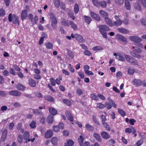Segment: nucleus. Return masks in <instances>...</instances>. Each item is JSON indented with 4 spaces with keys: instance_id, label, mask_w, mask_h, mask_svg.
Wrapping results in <instances>:
<instances>
[{
    "instance_id": "1",
    "label": "nucleus",
    "mask_w": 146,
    "mask_h": 146,
    "mask_svg": "<svg viewBox=\"0 0 146 146\" xmlns=\"http://www.w3.org/2000/svg\"><path fill=\"white\" fill-rule=\"evenodd\" d=\"M98 27L99 28V32L102 35L103 37L105 38H107V36L106 31L110 30L109 28L106 25H99L98 26Z\"/></svg>"
},
{
    "instance_id": "2",
    "label": "nucleus",
    "mask_w": 146,
    "mask_h": 146,
    "mask_svg": "<svg viewBox=\"0 0 146 146\" xmlns=\"http://www.w3.org/2000/svg\"><path fill=\"white\" fill-rule=\"evenodd\" d=\"M8 20L9 22L12 21L13 23L16 25H19L20 23V21L19 20V17L15 14L12 15L10 13L8 15Z\"/></svg>"
},
{
    "instance_id": "3",
    "label": "nucleus",
    "mask_w": 146,
    "mask_h": 146,
    "mask_svg": "<svg viewBox=\"0 0 146 146\" xmlns=\"http://www.w3.org/2000/svg\"><path fill=\"white\" fill-rule=\"evenodd\" d=\"M50 19L51 20V26L54 29H56L57 27V20L56 17L52 13L49 14Z\"/></svg>"
},
{
    "instance_id": "4",
    "label": "nucleus",
    "mask_w": 146,
    "mask_h": 146,
    "mask_svg": "<svg viewBox=\"0 0 146 146\" xmlns=\"http://www.w3.org/2000/svg\"><path fill=\"white\" fill-rule=\"evenodd\" d=\"M124 56L128 62L133 65H138V62L135 58L128 55L125 54Z\"/></svg>"
},
{
    "instance_id": "5",
    "label": "nucleus",
    "mask_w": 146,
    "mask_h": 146,
    "mask_svg": "<svg viewBox=\"0 0 146 146\" xmlns=\"http://www.w3.org/2000/svg\"><path fill=\"white\" fill-rule=\"evenodd\" d=\"M142 52L141 50L139 48H136L133 51H130V54L133 57L139 58H141V56L138 54V53H140Z\"/></svg>"
},
{
    "instance_id": "6",
    "label": "nucleus",
    "mask_w": 146,
    "mask_h": 146,
    "mask_svg": "<svg viewBox=\"0 0 146 146\" xmlns=\"http://www.w3.org/2000/svg\"><path fill=\"white\" fill-rule=\"evenodd\" d=\"M23 136L24 139L26 140L25 143H27L28 142L31 141L33 142L35 140V138H33L31 139L30 138L29 133L27 131H25L24 133Z\"/></svg>"
},
{
    "instance_id": "7",
    "label": "nucleus",
    "mask_w": 146,
    "mask_h": 146,
    "mask_svg": "<svg viewBox=\"0 0 146 146\" xmlns=\"http://www.w3.org/2000/svg\"><path fill=\"white\" fill-rule=\"evenodd\" d=\"M141 3L143 6L146 8V0H138L137 3H135L134 5V7L136 10H141V6L139 4Z\"/></svg>"
},
{
    "instance_id": "8",
    "label": "nucleus",
    "mask_w": 146,
    "mask_h": 146,
    "mask_svg": "<svg viewBox=\"0 0 146 146\" xmlns=\"http://www.w3.org/2000/svg\"><path fill=\"white\" fill-rule=\"evenodd\" d=\"M29 18L31 21L33 25L36 24L38 21V16L37 15H36L35 16L34 21H33V15L31 13L29 14Z\"/></svg>"
},
{
    "instance_id": "9",
    "label": "nucleus",
    "mask_w": 146,
    "mask_h": 146,
    "mask_svg": "<svg viewBox=\"0 0 146 146\" xmlns=\"http://www.w3.org/2000/svg\"><path fill=\"white\" fill-rule=\"evenodd\" d=\"M90 13L91 16L93 19L98 21H99L101 20V17L98 14L93 11H90Z\"/></svg>"
},
{
    "instance_id": "10",
    "label": "nucleus",
    "mask_w": 146,
    "mask_h": 146,
    "mask_svg": "<svg viewBox=\"0 0 146 146\" xmlns=\"http://www.w3.org/2000/svg\"><path fill=\"white\" fill-rule=\"evenodd\" d=\"M66 115L68 117V119L70 121V123L73 124L74 122V117L70 113V112L68 111H66L65 112Z\"/></svg>"
},
{
    "instance_id": "11",
    "label": "nucleus",
    "mask_w": 146,
    "mask_h": 146,
    "mask_svg": "<svg viewBox=\"0 0 146 146\" xmlns=\"http://www.w3.org/2000/svg\"><path fill=\"white\" fill-rule=\"evenodd\" d=\"M9 95L13 96H19L21 94V93L17 90H11L9 92Z\"/></svg>"
},
{
    "instance_id": "12",
    "label": "nucleus",
    "mask_w": 146,
    "mask_h": 146,
    "mask_svg": "<svg viewBox=\"0 0 146 146\" xmlns=\"http://www.w3.org/2000/svg\"><path fill=\"white\" fill-rule=\"evenodd\" d=\"M132 82L133 84L137 86H140L143 84V82L139 79H135L133 80Z\"/></svg>"
},
{
    "instance_id": "13",
    "label": "nucleus",
    "mask_w": 146,
    "mask_h": 146,
    "mask_svg": "<svg viewBox=\"0 0 146 146\" xmlns=\"http://www.w3.org/2000/svg\"><path fill=\"white\" fill-rule=\"evenodd\" d=\"M27 17V13L26 10H23L22 11L21 14V19L22 21H23L26 19Z\"/></svg>"
},
{
    "instance_id": "14",
    "label": "nucleus",
    "mask_w": 146,
    "mask_h": 146,
    "mask_svg": "<svg viewBox=\"0 0 146 146\" xmlns=\"http://www.w3.org/2000/svg\"><path fill=\"white\" fill-rule=\"evenodd\" d=\"M130 39L132 41L136 43H139L141 41V38L135 36H131L129 37Z\"/></svg>"
},
{
    "instance_id": "15",
    "label": "nucleus",
    "mask_w": 146,
    "mask_h": 146,
    "mask_svg": "<svg viewBox=\"0 0 146 146\" xmlns=\"http://www.w3.org/2000/svg\"><path fill=\"white\" fill-rule=\"evenodd\" d=\"M101 135L103 138L106 139H109L110 137V135L108 133L104 131L102 132Z\"/></svg>"
},
{
    "instance_id": "16",
    "label": "nucleus",
    "mask_w": 146,
    "mask_h": 146,
    "mask_svg": "<svg viewBox=\"0 0 146 146\" xmlns=\"http://www.w3.org/2000/svg\"><path fill=\"white\" fill-rule=\"evenodd\" d=\"M53 132L51 129L48 130L45 134V137L47 139L51 138L52 136Z\"/></svg>"
},
{
    "instance_id": "17",
    "label": "nucleus",
    "mask_w": 146,
    "mask_h": 146,
    "mask_svg": "<svg viewBox=\"0 0 146 146\" xmlns=\"http://www.w3.org/2000/svg\"><path fill=\"white\" fill-rule=\"evenodd\" d=\"M125 131L126 133H128L129 134L131 133V132L132 134H134L136 132V129L132 126L131 128H127L125 129Z\"/></svg>"
},
{
    "instance_id": "18",
    "label": "nucleus",
    "mask_w": 146,
    "mask_h": 146,
    "mask_svg": "<svg viewBox=\"0 0 146 146\" xmlns=\"http://www.w3.org/2000/svg\"><path fill=\"white\" fill-rule=\"evenodd\" d=\"M75 36L76 39L79 42L82 43L84 41L82 36L81 35L78 34H75Z\"/></svg>"
},
{
    "instance_id": "19",
    "label": "nucleus",
    "mask_w": 146,
    "mask_h": 146,
    "mask_svg": "<svg viewBox=\"0 0 146 146\" xmlns=\"http://www.w3.org/2000/svg\"><path fill=\"white\" fill-rule=\"evenodd\" d=\"M28 83L29 85L32 87H35L36 86V84L35 81L32 78L29 79Z\"/></svg>"
},
{
    "instance_id": "20",
    "label": "nucleus",
    "mask_w": 146,
    "mask_h": 146,
    "mask_svg": "<svg viewBox=\"0 0 146 146\" xmlns=\"http://www.w3.org/2000/svg\"><path fill=\"white\" fill-rule=\"evenodd\" d=\"M116 36L119 39L124 43L126 44L127 43L126 39L124 36L119 34H117Z\"/></svg>"
},
{
    "instance_id": "21",
    "label": "nucleus",
    "mask_w": 146,
    "mask_h": 146,
    "mask_svg": "<svg viewBox=\"0 0 146 146\" xmlns=\"http://www.w3.org/2000/svg\"><path fill=\"white\" fill-rule=\"evenodd\" d=\"M100 15L105 19L109 17L108 14L106 12L103 10H100L99 11Z\"/></svg>"
},
{
    "instance_id": "22",
    "label": "nucleus",
    "mask_w": 146,
    "mask_h": 146,
    "mask_svg": "<svg viewBox=\"0 0 146 146\" xmlns=\"http://www.w3.org/2000/svg\"><path fill=\"white\" fill-rule=\"evenodd\" d=\"M48 110L50 113L53 115H55L57 113V110L53 108L50 107L49 108Z\"/></svg>"
},
{
    "instance_id": "23",
    "label": "nucleus",
    "mask_w": 146,
    "mask_h": 146,
    "mask_svg": "<svg viewBox=\"0 0 146 146\" xmlns=\"http://www.w3.org/2000/svg\"><path fill=\"white\" fill-rule=\"evenodd\" d=\"M54 121V117L52 115H49L47 118V121L49 124H52Z\"/></svg>"
},
{
    "instance_id": "24",
    "label": "nucleus",
    "mask_w": 146,
    "mask_h": 146,
    "mask_svg": "<svg viewBox=\"0 0 146 146\" xmlns=\"http://www.w3.org/2000/svg\"><path fill=\"white\" fill-rule=\"evenodd\" d=\"M16 88L17 89L21 91H24L26 89L25 87L22 84L18 83L16 86Z\"/></svg>"
},
{
    "instance_id": "25",
    "label": "nucleus",
    "mask_w": 146,
    "mask_h": 146,
    "mask_svg": "<svg viewBox=\"0 0 146 146\" xmlns=\"http://www.w3.org/2000/svg\"><path fill=\"white\" fill-rule=\"evenodd\" d=\"M135 72V69L132 67H129L127 70V74L130 75H133Z\"/></svg>"
},
{
    "instance_id": "26",
    "label": "nucleus",
    "mask_w": 146,
    "mask_h": 146,
    "mask_svg": "<svg viewBox=\"0 0 146 146\" xmlns=\"http://www.w3.org/2000/svg\"><path fill=\"white\" fill-rule=\"evenodd\" d=\"M105 20L106 24L109 26L110 27H113V23L111 20L108 18V17L106 18Z\"/></svg>"
},
{
    "instance_id": "27",
    "label": "nucleus",
    "mask_w": 146,
    "mask_h": 146,
    "mask_svg": "<svg viewBox=\"0 0 146 146\" xmlns=\"http://www.w3.org/2000/svg\"><path fill=\"white\" fill-rule=\"evenodd\" d=\"M74 142L71 139L67 140V143H64V146H73Z\"/></svg>"
},
{
    "instance_id": "28",
    "label": "nucleus",
    "mask_w": 146,
    "mask_h": 146,
    "mask_svg": "<svg viewBox=\"0 0 146 146\" xmlns=\"http://www.w3.org/2000/svg\"><path fill=\"white\" fill-rule=\"evenodd\" d=\"M118 31L120 33L124 34H127L129 33V31L125 28H119L118 29Z\"/></svg>"
},
{
    "instance_id": "29",
    "label": "nucleus",
    "mask_w": 146,
    "mask_h": 146,
    "mask_svg": "<svg viewBox=\"0 0 146 146\" xmlns=\"http://www.w3.org/2000/svg\"><path fill=\"white\" fill-rule=\"evenodd\" d=\"M67 14L69 17L70 18H71L72 19L74 20L75 19V17L74 16L73 12H72L71 9H68Z\"/></svg>"
},
{
    "instance_id": "30",
    "label": "nucleus",
    "mask_w": 146,
    "mask_h": 146,
    "mask_svg": "<svg viewBox=\"0 0 146 146\" xmlns=\"http://www.w3.org/2000/svg\"><path fill=\"white\" fill-rule=\"evenodd\" d=\"M7 134V132L6 130H4L3 132L1 137V139L2 141H4L5 139Z\"/></svg>"
},
{
    "instance_id": "31",
    "label": "nucleus",
    "mask_w": 146,
    "mask_h": 146,
    "mask_svg": "<svg viewBox=\"0 0 146 146\" xmlns=\"http://www.w3.org/2000/svg\"><path fill=\"white\" fill-rule=\"evenodd\" d=\"M94 137L98 141L101 142L102 139L100 135L96 133H94L93 134Z\"/></svg>"
},
{
    "instance_id": "32",
    "label": "nucleus",
    "mask_w": 146,
    "mask_h": 146,
    "mask_svg": "<svg viewBox=\"0 0 146 146\" xmlns=\"http://www.w3.org/2000/svg\"><path fill=\"white\" fill-rule=\"evenodd\" d=\"M116 58L118 60H120L124 62L125 61V57L124 56L121 54H118L116 56Z\"/></svg>"
},
{
    "instance_id": "33",
    "label": "nucleus",
    "mask_w": 146,
    "mask_h": 146,
    "mask_svg": "<svg viewBox=\"0 0 146 146\" xmlns=\"http://www.w3.org/2000/svg\"><path fill=\"white\" fill-rule=\"evenodd\" d=\"M45 45L47 49H52L53 48V45L50 42H48L45 43Z\"/></svg>"
},
{
    "instance_id": "34",
    "label": "nucleus",
    "mask_w": 146,
    "mask_h": 146,
    "mask_svg": "<svg viewBox=\"0 0 146 146\" xmlns=\"http://www.w3.org/2000/svg\"><path fill=\"white\" fill-rule=\"evenodd\" d=\"M44 98L46 100L51 102H52L54 100V98L52 96L49 95L45 96Z\"/></svg>"
},
{
    "instance_id": "35",
    "label": "nucleus",
    "mask_w": 146,
    "mask_h": 146,
    "mask_svg": "<svg viewBox=\"0 0 146 146\" xmlns=\"http://www.w3.org/2000/svg\"><path fill=\"white\" fill-rule=\"evenodd\" d=\"M122 23V21L120 19L116 20L113 23V26L114 25L116 27L120 26L121 25Z\"/></svg>"
},
{
    "instance_id": "36",
    "label": "nucleus",
    "mask_w": 146,
    "mask_h": 146,
    "mask_svg": "<svg viewBox=\"0 0 146 146\" xmlns=\"http://www.w3.org/2000/svg\"><path fill=\"white\" fill-rule=\"evenodd\" d=\"M61 24L62 25L65 26H69V22H68V21L66 20L65 19H62L61 21Z\"/></svg>"
},
{
    "instance_id": "37",
    "label": "nucleus",
    "mask_w": 146,
    "mask_h": 146,
    "mask_svg": "<svg viewBox=\"0 0 146 146\" xmlns=\"http://www.w3.org/2000/svg\"><path fill=\"white\" fill-rule=\"evenodd\" d=\"M84 17L85 21L86 23L88 24H89L92 20V19H91L90 17L89 16H87L86 15H84Z\"/></svg>"
},
{
    "instance_id": "38",
    "label": "nucleus",
    "mask_w": 146,
    "mask_h": 146,
    "mask_svg": "<svg viewBox=\"0 0 146 146\" xmlns=\"http://www.w3.org/2000/svg\"><path fill=\"white\" fill-rule=\"evenodd\" d=\"M125 6L127 10H130L131 9L130 4L128 0H125Z\"/></svg>"
},
{
    "instance_id": "39",
    "label": "nucleus",
    "mask_w": 146,
    "mask_h": 146,
    "mask_svg": "<svg viewBox=\"0 0 146 146\" xmlns=\"http://www.w3.org/2000/svg\"><path fill=\"white\" fill-rule=\"evenodd\" d=\"M78 142L80 146H83V142L84 139L82 135H80L78 139Z\"/></svg>"
},
{
    "instance_id": "40",
    "label": "nucleus",
    "mask_w": 146,
    "mask_h": 146,
    "mask_svg": "<svg viewBox=\"0 0 146 146\" xmlns=\"http://www.w3.org/2000/svg\"><path fill=\"white\" fill-rule=\"evenodd\" d=\"M104 127L108 131H110L111 130L110 128L107 123L105 122L102 123Z\"/></svg>"
},
{
    "instance_id": "41",
    "label": "nucleus",
    "mask_w": 146,
    "mask_h": 146,
    "mask_svg": "<svg viewBox=\"0 0 146 146\" xmlns=\"http://www.w3.org/2000/svg\"><path fill=\"white\" fill-rule=\"evenodd\" d=\"M63 102L69 106H72V103L71 102L67 99H63L62 100Z\"/></svg>"
},
{
    "instance_id": "42",
    "label": "nucleus",
    "mask_w": 146,
    "mask_h": 146,
    "mask_svg": "<svg viewBox=\"0 0 146 146\" xmlns=\"http://www.w3.org/2000/svg\"><path fill=\"white\" fill-rule=\"evenodd\" d=\"M85 127L88 130L90 131H92L94 130L93 127L88 124L86 125Z\"/></svg>"
},
{
    "instance_id": "43",
    "label": "nucleus",
    "mask_w": 146,
    "mask_h": 146,
    "mask_svg": "<svg viewBox=\"0 0 146 146\" xmlns=\"http://www.w3.org/2000/svg\"><path fill=\"white\" fill-rule=\"evenodd\" d=\"M33 112L36 115H41L43 114L38 109L33 110Z\"/></svg>"
},
{
    "instance_id": "44",
    "label": "nucleus",
    "mask_w": 146,
    "mask_h": 146,
    "mask_svg": "<svg viewBox=\"0 0 146 146\" xmlns=\"http://www.w3.org/2000/svg\"><path fill=\"white\" fill-rule=\"evenodd\" d=\"M90 97L93 100H94L96 101H98L99 100V98L98 96H96L94 94H90Z\"/></svg>"
},
{
    "instance_id": "45",
    "label": "nucleus",
    "mask_w": 146,
    "mask_h": 146,
    "mask_svg": "<svg viewBox=\"0 0 146 146\" xmlns=\"http://www.w3.org/2000/svg\"><path fill=\"white\" fill-rule=\"evenodd\" d=\"M70 25H71V27L74 30H75L77 29L78 28L76 25L74 23L73 21H69Z\"/></svg>"
},
{
    "instance_id": "46",
    "label": "nucleus",
    "mask_w": 146,
    "mask_h": 146,
    "mask_svg": "<svg viewBox=\"0 0 146 146\" xmlns=\"http://www.w3.org/2000/svg\"><path fill=\"white\" fill-rule=\"evenodd\" d=\"M79 10L78 5L77 3H76L74 6V11L75 14L78 13Z\"/></svg>"
},
{
    "instance_id": "47",
    "label": "nucleus",
    "mask_w": 146,
    "mask_h": 146,
    "mask_svg": "<svg viewBox=\"0 0 146 146\" xmlns=\"http://www.w3.org/2000/svg\"><path fill=\"white\" fill-rule=\"evenodd\" d=\"M100 7L101 6L102 8H105L107 5L106 2L104 1H102L100 2Z\"/></svg>"
},
{
    "instance_id": "48",
    "label": "nucleus",
    "mask_w": 146,
    "mask_h": 146,
    "mask_svg": "<svg viewBox=\"0 0 146 146\" xmlns=\"http://www.w3.org/2000/svg\"><path fill=\"white\" fill-rule=\"evenodd\" d=\"M68 55L69 57L72 59H73L74 56L73 52L71 50H68Z\"/></svg>"
},
{
    "instance_id": "49",
    "label": "nucleus",
    "mask_w": 146,
    "mask_h": 146,
    "mask_svg": "<svg viewBox=\"0 0 146 146\" xmlns=\"http://www.w3.org/2000/svg\"><path fill=\"white\" fill-rule=\"evenodd\" d=\"M118 112L122 116H124L126 115V112L121 109L119 108L118 109Z\"/></svg>"
},
{
    "instance_id": "50",
    "label": "nucleus",
    "mask_w": 146,
    "mask_h": 146,
    "mask_svg": "<svg viewBox=\"0 0 146 146\" xmlns=\"http://www.w3.org/2000/svg\"><path fill=\"white\" fill-rule=\"evenodd\" d=\"M92 2L94 5L97 7H100V2L97 0H92Z\"/></svg>"
},
{
    "instance_id": "51",
    "label": "nucleus",
    "mask_w": 146,
    "mask_h": 146,
    "mask_svg": "<svg viewBox=\"0 0 146 146\" xmlns=\"http://www.w3.org/2000/svg\"><path fill=\"white\" fill-rule=\"evenodd\" d=\"M5 15V11L3 8L0 9V16L1 17H4Z\"/></svg>"
},
{
    "instance_id": "52",
    "label": "nucleus",
    "mask_w": 146,
    "mask_h": 146,
    "mask_svg": "<svg viewBox=\"0 0 146 146\" xmlns=\"http://www.w3.org/2000/svg\"><path fill=\"white\" fill-rule=\"evenodd\" d=\"M92 49L94 51H97L100 50H103L104 49V48L100 46H97L92 48Z\"/></svg>"
},
{
    "instance_id": "53",
    "label": "nucleus",
    "mask_w": 146,
    "mask_h": 146,
    "mask_svg": "<svg viewBox=\"0 0 146 146\" xmlns=\"http://www.w3.org/2000/svg\"><path fill=\"white\" fill-rule=\"evenodd\" d=\"M58 141V139L56 137H53L51 139V142L54 145H55L57 143Z\"/></svg>"
},
{
    "instance_id": "54",
    "label": "nucleus",
    "mask_w": 146,
    "mask_h": 146,
    "mask_svg": "<svg viewBox=\"0 0 146 146\" xmlns=\"http://www.w3.org/2000/svg\"><path fill=\"white\" fill-rule=\"evenodd\" d=\"M55 7L58 8L60 5V0H55L54 1Z\"/></svg>"
},
{
    "instance_id": "55",
    "label": "nucleus",
    "mask_w": 146,
    "mask_h": 146,
    "mask_svg": "<svg viewBox=\"0 0 146 146\" xmlns=\"http://www.w3.org/2000/svg\"><path fill=\"white\" fill-rule=\"evenodd\" d=\"M105 106L101 103H98L97 104V107L100 109H103L105 107Z\"/></svg>"
},
{
    "instance_id": "56",
    "label": "nucleus",
    "mask_w": 146,
    "mask_h": 146,
    "mask_svg": "<svg viewBox=\"0 0 146 146\" xmlns=\"http://www.w3.org/2000/svg\"><path fill=\"white\" fill-rule=\"evenodd\" d=\"M17 140L18 142L20 143H21L23 142V136L21 134L19 135L18 137H17Z\"/></svg>"
},
{
    "instance_id": "57",
    "label": "nucleus",
    "mask_w": 146,
    "mask_h": 146,
    "mask_svg": "<svg viewBox=\"0 0 146 146\" xmlns=\"http://www.w3.org/2000/svg\"><path fill=\"white\" fill-rule=\"evenodd\" d=\"M143 143V140L142 139H140L138 140L136 143L135 145L134 146H140Z\"/></svg>"
},
{
    "instance_id": "58",
    "label": "nucleus",
    "mask_w": 146,
    "mask_h": 146,
    "mask_svg": "<svg viewBox=\"0 0 146 146\" xmlns=\"http://www.w3.org/2000/svg\"><path fill=\"white\" fill-rule=\"evenodd\" d=\"M52 130L55 132L59 131V127L57 125H54L52 128Z\"/></svg>"
},
{
    "instance_id": "59",
    "label": "nucleus",
    "mask_w": 146,
    "mask_h": 146,
    "mask_svg": "<svg viewBox=\"0 0 146 146\" xmlns=\"http://www.w3.org/2000/svg\"><path fill=\"white\" fill-rule=\"evenodd\" d=\"M84 53L85 55L90 56L92 55V54L91 52L88 50H85L84 52Z\"/></svg>"
},
{
    "instance_id": "60",
    "label": "nucleus",
    "mask_w": 146,
    "mask_h": 146,
    "mask_svg": "<svg viewBox=\"0 0 146 146\" xmlns=\"http://www.w3.org/2000/svg\"><path fill=\"white\" fill-rule=\"evenodd\" d=\"M50 84L53 86H55L56 85L55 80L53 78H51L50 79Z\"/></svg>"
},
{
    "instance_id": "61",
    "label": "nucleus",
    "mask_w": 146,
    "mask_h": 146,
    "mask_svg": "<svg viewBox=\"0 0 146 146\" xmlns=\"http://www.w3.org/2000/svg\"><path fill=\"white\" fill-rule=\"evenodd\" d=\"M105 106L108 110H110L112 108V106L108 102H106L105 103Z\"/></svg>"
},
{
    "instance_id": "62",
    "label": "nucleus",
    "mask_w": 146,
    "mask_h": 146,
    "mask_svg": "<svg viewBox=\"0 0 146 146\" xmlns=\"http://www.w3.org/2000/svg\"><path fill=\"white\" fill-rule=\"evenodd\" d=\"M35 95L37 97L39 98H42V96L41 93L38 91H37L34 93Z\"/></svg>"
},
{
    "instance_id": "63",
    "label": "nucleus",
    "mask_w": 146,
    "mask_h": 146,
    "mask_svg": "<svg viewBox=\"0 0 146 146\" xmlns=\"http://www.w3.org/2000/svg\"><path fill=\"white\" fill-rule=\"evenodd\" d=\"M13 68L16 71H21V68L17 64H14L13 66Z\"/></svg>"
},
{
    "instance_id": "64",
    "label": "nucleus",
    "mask_w": 146,
    "mask_h": 146,
    "mask_svg": "<svg viewBox=\"0 0 146 146\" xmlns=\"http://www.w3.org/2000/svg\"><path fill=\"white\" fill-rule=\"evenodd\" d=\"M68 68L72 72H74L75 71V70L71 65V64H70L68 65Z\"/></svg>"
}]
</instances>
